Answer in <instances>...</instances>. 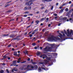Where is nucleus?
Returning a JSON list of instances; mask_svg holds the SVG:
<instances>
[{
  "label": "nucleus",
  "mask_w": 73,
  "mask_h": 73,
  "mask_svg": "<svg viewBox=\"0 0 73 73\" xmlns=\"http://www.w3.org/2000/svg\"><path fill=\"white\" fill-rule=\"evenodd\" d=\"M31 68V69H33L34 68V66H32V64H29L27 65V68H25L24 69V70H27V71H29V70H32L31 69L29 68Z\"/></svg>",
  "instance_id": "nucleus-3"
},
{
  "label": "nucleus",
  "mask_w": 73,
  "mask_h": 73,
  "mask_svg": "<svg viewBox=\"0 0 73 73\" xmlns=\"http://www.w3.org/2000/svg\"><path fill=\"white\" fill-rule=\"evenodd\" d=\"M46 19V18H43L40 20V21H43L44 20H45Z\"/></svg>",
  "instance_id": "nucleus-12"
},
{
  "label": "nucleus",
  "mask_w": 73,
  "mask_h": 73,
  "mask_svg": "<svg viewBox=\"0 0 73 73\" xmlns=\"http://www.w3.org/2000/svg\"><path fill=\"white\" fill-rule=\"evenodd\" d=\"M58 5V3H56V6H57V5Z\"/></svg>",
  "instance_id": "nucleus-53"
},
{
  "label": "nucleus",
  "mask_w": 73,
  "mask_h": 73,
  "mask_svg": "<svg viewBox=\"0 0 73 73\" xmlns=\"http://www.w3.org/2000/svg\"><path fill=\"white\" fill-rule=\"evenodd\" d=\"M17 52H14V56H17Z\"/></svg>",
  "instance_id": "nucleus-14"
},
{
  "label": "nucleus",
  "mask_w": 73,
  "mask_h": 73,
  "mask_svg": "<svg viewBox=\"0 0 73 73\" xmlns=\"http://www.w3.org/2000/svg\"><path fill=\"white\" fill-rule=\"evenodd\" d=\"M27 9H28V7H25V10H27Z\"/></svg>",
  "instance_id": "nucleus-35"
},
{
  "label": "nucleus",
  "mask_w": 73,
  "mask_h": 73,
  "mask_svg": "<svg viewBox=\"0 0 73 73\" xmlns=\"http://www.w3.org/2000/svg\"><path fill=\"white\" fill-rule=\"evenodd\" d=\"M8 34H4L3 35V37H6V36H8Z\"/></svg>",
  "instance_id": "nucleus-19"
},
{
  "label": "nucleus",
  "mask_w": 73,
  "mask_h": 73,
  "mask_svg": "<svg viewBox=\"0 0 73 73\" xmlns=\"http://www.w3.org/2000/svg\"><path fill=\"white\" fill-rule=\"evenodd\" d=\"M73 11V9L70 10L69 11V13H71Z\"/></svg>",
  "instance_id": "nucleus-24"
},
{
  "label": "nucleus",
  "mask_w": 73,
  "mask_h": 73,
  "mask_svg": "<svg viewBox=\"0 0 73 73\" xmlns=\"http://www.w3.org/2000/svg\"><path fill=\"white\" fill-rule=\"evenodd\" d=\"M26 61H24L23 62H21V63H25V62H26Z\"/></svg>",
  "instance_id": "nucleus-44"
},
{
  "label": "nucleus",
  "mask_w": 73,
  "mask_h": 73,
  "mask_svg": "<svg viewBox=\"0 0 73 73\" xmlns=\"http://www.w3.org/2000/svg\"><path fill=\"white\" fill-rule=\"evenodd\" d=\"M66 5V3H64L63 5H62V7L64 6V5Z\"/></svg>",
  "instance_id": "nucleus-41"
},
{
  "label": "nucleus",
  "mask_w": 73,
  "mask_h": 73,
  "mask_svg": "<svg viewBox=\"0 0 73 73\" xmlns=\"http://www.w3.org/2000/svg\"><path fill=\"white\" fill-rule=\"evenodd\" d=\"M64 33H65L66 35H67V32H66V31H65V30H64Z\"/></svg>",
  "instance_id": "nucleus-25"
},
{
  "label": "nucleus",
  "mask_w": 73,
  "mask_h": 73,
  "mask_svg": "<svg viewBox=\"0 0 73 73\" xmlns=\"http://www.w3.org/2000/svg\"><path fill=\"white\" fill-rule=\"evenodd\" d=\"M33 35H32V34H30L29 35V36L30 37H32Z\"/></svg>",
  "instance_id": "nucleus-40"
},
{
  "label": "nucleus",
  "mask_w": 73,
  "mask_h": 73,
  "mask_svg": "<svg viewBox=\"0 0 73 73\" xmlns=\"http://www.w3.org/2000/svg\"><path fill=\"white\" fill-rule=\"evenodd\" d=\"M24 17H26L27 16V15H24Z\"/></svg>",
  "instance_id": "nucleus-59"
},
{
  "label": "nucleus",
  "mask_w": 73,
  "mask_h": 73,
  "mask_svg": "<svg viewBox=\"0 0 73 73\" xmlns=\"http://www.w3.org/2000/svg\"><path fill=\"white\" fill-rule=\"evenodd\" d=\"M53 15L55 16H57V14L56 13H54Z\"/></svg>",
  "instance_id": "nucleus-38"
},
{
  "label": "nucleus",
  "mask_w": 73,
  "mask_h": 73,
  "mask_svg": "<svg viewBox=\"0 0 73 73\" xmlns=\"http://www.w3.org/2000/svg\"><path fill=\"white\" fill-rule=\"evenodd\" d=\"M28 9H31V7H28Z\"/></svg>",
  "instance_id": "nucleus-45"
},
{
  "label": "nucleus",
  "mask_w": 73,
  "mask_h": 73,
  "mask_svg": "<svg viewBox=\"0 0 73 73\" xmlns=\"http://www.w3.org/2000/svg\"><path fill=\"white\" fill-rule=\"evenodd\" d=\"M53 6H52L51 9V10H53Z\"/></svg>",
  "instance_id": "nucleus-39"
},
{
  "label": "nucleus",
  "mask_w": 73,
  "mask_h": 73,
  "mask_svg": "<svg viewBox=\"0 0 73 73\" xmlns=\"http://www.w3.org/2000/svg\"><path fill=\"white\" fill-rule=\"evenodd\" d=\"M14 66H16L17 67V66H19V65H18V64H15L14 65Z\"/></svg>",
  "instance_id": "nucleus-51"
},
{
  "label": "nucleus",
  "mask_w": 73,
  "mask_h": 73,
  "mask_svg": "<svg viewBox=\"0 0 73 73\" xmlns=\"http://www.w3.org/2000/svg\"><path fill=\"white\" fill-rule=\"evenodd\" d=\"M19 36H17L15 38L12 39V40H19Z\"/></svg>",
  "instance_id": "nucleus-8"
},
{
  "label": "nucleus",
  "mask_w": 73,
  "mask_h": 73,
  "mask_svg": "<svg viewBox=\"0 0 73 73\" xmlns=\"http://www.w3.org/2000/svg\"><path fill=\"white\" fill-rule=\"evenodd\" d=\"M42 70H44L46 71V70H48V68H45L43 67H41V68L39 67L38 68V71L39 72H41L42 71Z\"/></svg>",
  "instance_id": "nucleus-4"
},
{
  "label": "nucleus",
  "mask_w": 73,
  "mask_h": 73,
  "mask_svg": "<svg viewBox=\"0 0 73 73\" xmlns=\"http://www.w3.org/2000/svg\"><path fill=\"white\" fill-rule=\"evenodd\" d=\"M68 8H66V9L65 11L66 12H68Z\"/></svg>",
  "instance_id": "nucleus-33"
},
{
  "label": "nucleus",
  "mask_w": 73,
  "mask_h": 73,
  "mask_svg": "<svg viewBox=\"0 0 73 73\" xmlns=\"http://www.w3.org/2000/svg\"><path fill=\"white\" fill-rule=\"evenodd\" d=\"M32 45H33V46H35V45H36V43H33L32 44Z\"/></svg>",
  "instance_id": "nucleus-28"
},
{
  "label": "nucleus",
  "mask_w": 73,
  "mask_h": 73,
  "mask_svg": "<svg viewBox=\"0 0 73 73\" xmlns=\"http://www.w3.org/2000/svg\"><path fill=\"white\" fill-rule=\"evenodd\" d=\"M39 63L40 64H41L42 65H44V64H45V63H44V62H40Z\"/></svg>",
  "instance_id": "nucleus-23"
},
{
  "label": "nucleus",
  "mask_w": 73,
  "mask_h": 73,
  "mask_svg": "<svg viewBox=\"0 0 73 73\" xmlns=\"http://www.w3.org/2000/svg\"><path fill=\"white\" fill-rule=\"evenodd\" d=\"M15 65L14 64V63H13V64H11V65H10V66H15Z\"/></svg>",
  "instance_id": "nucleus-36"
},
{
  "label": "nucleus",
  "mask_w": 73,
  "mask_h": 73,
  "mask_svg": "<svg viewBox=\"0 0 73 73\" xmlns=\"http://www.w3.org/2000/svg\"><path fill=\"white\" fill-rule=\"evenodd\" d=\"M64 9H61L59 12V13H62V12H63V11H64Z\"/></svg>",
  "instance_id": "nucleus-13"
},
{
  "label": "nucleus",
  "mask_w": 73,
  "mask_h": 73,
  "mask_svg": "<svg viewBox=\"0 0 73 73\" xmlns=\"http://www.w3.org/2000/svg\"><path fill=\"white\" fill-rule=\"evenodd\" d=\"M6 72H7V73H9V72L8 71V70L7 69L6 70Z\"/></svg>",
  "instance_id": "nucleus-37"
},
{
  "label": "nucleus",
  "mask_w": 73,
  "mask_h": 73,
  "mask_svg": "<svg viewBox=\"0 0 73 73\" xmlns=\"http://www.w3.org/2000/svg\"><path fill=\"white\" fill-rule=\"evenodd\" d=\"M34 68H35V69H37L38 68V66L36 65H35L34 66Z\"/></svg>",
  "instance_id": "nucleus-16"
},
{
  "label": "nucleus",
  "mask_w": 73,
  "mask_h": 73,
  "mask_svg": "<svg viewBox=\"0 0 73 73\" xmlns=\"http://www.w3.org/2000/svg\"><path fill=\"white\" fill-rule=\"evenodd\" d=\"M35 31H33V33H32V35H34V34L35 33Z\"/></svg>",
  "instance_id": "nucleus-47"
},
{
  "label": "nucleus",
  "mask_w": 73,
  "mask_h": 73,
  "mask_svg": "<svg viewBox=\"0 0 73 73\" xmlns=\"http://www.w3.org/2000/svg\"><path fill=\"white\" fill-rule=\"evenodd\" d=\"M51 25L50 24H49L48 25V27H50V26Z\"/></svg>",
  "instance_id": "nucleus-63"
},
{
  "label": "nucleus",
  "mask_w": 73,
  "mask_h": 73,
  "mask_svg": "<svg viewBox=\"0 0 73 73\" xmlns=\"http://www.w3.org/2000/svg\"><path fill=\"white\" fill-rule=\"evenodd\" d=\"M45 13H47L48 12V10H46L45 12Z\"/></svg>",
  "instance_id": "nucleus-52"
},
{
  "label": "nucleus",
  "mask_w": 73,
  "mask_h": 73,
  "mask_svg": "<svg viewBox=\"0 0 73 73\" xmlns=\"http://www.w3.org/2000/svg\"><path fill=\"white\" fill-rule=\"evenodd\" d=\"M48 52L50 51L52 49V47H49L47 48Z\"/></svg>",
  "instance_id": "nucleus-9"
},
{
  "label": "nucleus",
  "mask_w": 73,
  "mask_h": 73,
  "mask_svg": "<svg viewBox=\"0 0 73 73\" xmlns=\"http://www.w3.org/2000/svg\"><path fill=\"white\" fill-rule=\"evenodd\" d=\"M23 53L25 54H28V51H27L24 52Z\"/></svg>",
  "instance_id": "nucleus-18"
},
{
  "label": "nucleus",
  "mask_w": 73,
  "mask_h": 73,
  "mask_svg": "<svg viewBox=\"0 0 73 73\" xmlns=\"http://www.w3.org/2000/svg\"><path fill=\"white\" fill-rule=\"evenodd\" d=\"M44 7H41L40 8V9H44Z\"/></svg>",
  "instance_id": "nucleus-42"
},
{
  "label": "nucleus",
  "mask_w": 73,
  "mask_h": 73,
  "mask_svg": "<svg viewBox=\"0 0 73 73\" xmlns=\"http://www.w3.org/2000/svg\"><path fill=\"white\" fill-rule=\"evenodd\" d=\"M61 33L63 34V35L62 34L59 33V36H58V37H59L62 40H65L66 39H65L66 38V36L64 34V33L63 31H62L61 32Z\"/></svg>",
  "instance_id": "nucleus-2"
},
{
  "label": "nucleus",
  "mask_w": 73,
  "mask_h": 73,
  "mask_svg": "<svg viewBox=\"0 0 73 73\" xmlns=\"http://www.w3.org/2000/svg\"><path fill=\"white\" fill-rule=\"evenodd\" d=\"M21 70H23V69H24V68L23 67H21Z\"/></svg>",
  "instance_id": "nucleus-49"
},
{
  "label": "nucleus",
  "mask_w": 73,
  "mask_h": 73,
  "mask_svg": "<svg viewBox=\"0 0 73 73\" xmlns=\"http://www.w3.org/2000/svg\"><path fill=\"white\" fill-rule=\"evenodd\" d=\"M61 23H59L58 24V26H60V25H61Z\"/></svg>",
  "instance_id": "nucleus-62"
},
{
  "label": "nucleus",
  "mask_w": 73,
  "mask_h": 73,
  "mask_svg": "<svg viewBox=\"0 0 73 73\" xmlns=\"http://www.w3.org/2000/svg\"><path fill=\"white\" fill-rule=\"evenodd\" d=\"M46 20L47 21H45L46 22V23H47V22H48V20H49V18H47V19H46Z\"/></svg>",
  "instance_id": "nucleus-29"
},
{
  "label": "nucleus",
  "mask_w": 73,
  "mask_h": 73,
  "mask_svg": "<svg viewBox=\"0 0 73 73\" xmlns=\"http://www.w3.org/2000/svg\"><path fill=\"white\" fill-rule=\"evenodd\" d=\"M37 47H35L34 49H37Z\"/></svg>",
  "instance_id": "nucleus-61"
},
{
  "label": "nucleus",
  "mask_w": 73,
  "mask_h": 73,
  "mask_svg": "<svg viewBox=\"0 0 73 73\" xmlns=\"http://www.w3.org/2000/svg\"><path fill=\"white\" fill-rule=\"evenodd\" d=\"M17 60H14L13 61V63L15 64H17Z\"/></svg>",
  "instance_id": "nucleus-17"
},
{
  "label": "nucleus",
  "mask_w": 73,
  "mask_h": 73,
  "mask_svg": "<svg viewBox=\"0 0 73 73\" xmlns=\"http://www.w3.org/2000/svg\"><path fill=\"white\" fill-rule=\"evenodd\" d=\"M57 38L53 36H51V37H49L48 38L47 40L48 41H56Z\"/></svg>",
  "instance_id": "nucleus-1"
},
{
  "label": "nucleus",
  "mask_w": 73,
  "mask_h": 73,
  "mask_svg": "<svg viewBox=\"0 0 73 73\" xmlns=\"http://www.w3.org/2000/svg\"><path fill=\"white\" fill-rule=\"evenodd\" d=\"M60 46V45H57V44H55V47H56V48H57V47H58Z\"/></svg>",
  "instance_id": "nucleus-26"
},
{
  "label": "nucleus",
  "mask_w": 73,
  "mask_h": 73,
  "mask_svg": "<svg viewBox=\"0 0 73 73\" xmlns=\"http://www.w3.org/2000/svg\"><path fill=\"white\" fill-rule=\"evenodd\" d=\"M17 63H20V61L19 60L17 61Z\"/></svg>",
  "instance_id": "nucleus-50"
},
{
  "label": "nucleus",
  "mask_w": 73,
  "mask_h": 73,
  "mask_svg": "<svg viewBox=\"0 0 73 73\" xmlns=\"http://www.w3.org/2000/svg\"><path fill=\"white\" fill-rule=\"evenodd\" d=\"M32 64H33V65H35V64H36V62H32Z\"/></svg>",
  "instance_id": "nucleus-27"
},
{
  "label": "nucleus",
  "mask_w": 73,
  "mask_h": 73,
  "mask_svg": "<svg viewBox=\"0 0 73 73\" xmlns=\"http://www.w3.org/2000/svg\"><path fill=\"white\" fill-rule=\"evenodd\" d=\"M12 12V11L11 10H9L7 11V13H9V12Z\"/></svg>",
  "instance_id": "nucleus-43"
},
{
  "label": "nucleus",
  "mask_w": 73,
  "mask_h": 73,
  "mask_svg": "<svg viewBox=\"0 0 73 73\" xmlns=\"http://www.w3.org/2000/svg\"><path fill=\"white\" fill-rule=\"evenodd\" d=\"M53 54L54 56H57V53H54Z\"/></svg>",
  "instance_id": "nucleus-21"
},
{
  "label": "nucleus",
  "mask_w": 73,
  "mask_h": 73,
  "mask_svg": "<svg viewBox=\"0 0 73 73\" xmlns=\"http://www.w3.org/2000/svg\"><path fill=\"white\" fill-rule=\"evenodd\" d=\"M29 13V12L28 11H26V12L25 13Z\"/></svg>",
  "instance_id": "nucleus-55"
},
{
  "label": "nucleus",
  "mask_w": 73,
  "mask_h": 73,
  "mask_svg": "<svg viewBox=\"0 0 73 73\" xmlns=\"http://www.w3.org/2000/svg\"><path fill=\"white\" fill-rule=\"evenodd\" d=\"M10 37L12 38H14L15 37V35L14 34H12L10 36Z\"/></svg>",
  "instance_id": "nucleus-10"
},
{
  "label": "nucleus",
  "mask_w": 73,
  "mask_h": 73,
  "mask_svg": "<svg viewBox=\"0 0 73 73\" xmlns=\"http://www.w3.org/2000/svg\"><path fill=\"white\" fill-rule=\"evenodd\" d=\"M20 60H21V58H19L18 59V61H20Z\"/></svg>",
  "instance_id": "nucleus-64"
},
{
  "label": "nucleus",
  "mask_w": 73,
  "mask_h": 73,
  "mask_svg": "<svg viewBox=\"0 0 73 73\" xmlns=\"http://www.w3.org/2000/svg\"><path fill=\"white\" fill-rule=\"evenodd\" d=\"M14 71H15V72L16 71H17V69L16 68H14Z\"/></svg>",
  "instance_id": "nucleus-31"
},
{
  "label": "nucleus",
  "mask_w": 73,
  "mask_h": 73,
  "mask_svg": "<svg viewBox=\"0 0 73 73\" xmlns=\"http://www.w3.org/2000/svg\"><path fill=\"white\" fill-rule=\"evenodd\" d=\"M4 71L3 70H1L0 71V73H3Z\"/></svg>",
  "instance_id": "nucleus-30"
},
{
  "label": "nucleus",
  "mask_w": 73,
  "mask_h": 73,
  "mask_svg": "<svg viewBox=\"0 0 73 73\" xmlns=\"http://www.w3.org/2000/svg\"><path fill=\"white\" fill-rule=\"evenodd\" d=\"M60 20H66V19H67V18L66 17H64L63 18H62V17H60L59 18Z\"/></svg>",
  "instance_id": "nucleus-7"
},
{
  "label": "nucleus",
  "mask_w": 73,
  "mask_h": 73,
  "mask_svg": "<svg viewBox=\"0 0 73 73\" xmlns=\"http://www.w3.org/2000/svg\"><path fill=\"white\" fill-rule=\"evenodd\" d=\"M36 23H37V24H38V23H39V21H36Z\"/></svg>",
  "instance_id": "nucleus-32"
},
{
  "label": "nucleus",
  "mask_w": 73,
  "mask_h": 73,
  "mask_svg": "<svg viewBox=\"0 0 73 73\" xmlns=\"http://www.w3.org/2000/svg\"><path fill=\"white\" fill-rule=\"evenodd\" d=\"M3 57L4 58H5V59L6 58H7V56H6V55H5Z\"/></svg>",
  "instance_id": "nucleus-34"
},
{
  "label": "nucleus",
  "mask_w": 73,
  "mask_h": 73,
  "mask_svg": "<svg viewBox=\"0 0 73 73\" xmlns=\"http://www.w3.org/2000/svg\"><path fill=\"white\" fill-rule=\"evenodd\" d=\"M71 3H72V1H70L69 2V4H71Z\"/></svg>",
  "instance_id": "nucleus-60"
},
{
  "label": "nucleus",
  "mask_w": 73,
  "mask_h": 73,
  "mask_svg": "<svg viewBox=\"0 0 73 73\" xmlns=\"http://www.w3.org/2000/svg\"><path fill=\"white\" fill-rule=\"evenodd\" d=\"M42 57L43 59H45V58H46V59H47V60H49V59H48L49 58L47 56H46V54H43V55H41L40 56V57L42 58Z\"/></svg>",
  "instance_id": "nucleus-5"
},
{
  "label": "nucleus",
  "mask_w": 73,
  "mask_h": 73,
  "mask_svg": "<svg viewBox=\"0 0 73 73\" xmlns=\"http://www.w3.org/2000/svg\"><path fill=\"white\" fill-rule=\"evenodd\" d=\"M11 44H10L8 46V47H9V48H10V47H11Z\"/></svg>",
  "instance_id": "nucleus-46"
},
{
  "label": "nucleus",
  "mask_w": 73,
  "mask_h": 73,
  "mask_svg": "<svg viewBox=\"0 0 73 73\" xmlns=\"http://www.w3.org/2000/svg\"><path fill=\"white\" fill-rule=\"evenodd\" d=\"M63 6H61L59 7V9H62Z\"/></svg>",
  "instance_id": "nucleus-54"
},
{
  "label": "nucleus",
  "mask_w": 73,
  "mask_h": 73,
  "mask_svg": "<svg viewBox=\"0 0 73 73\" xmlns=\"http://www.w3.org/2000/svg\"><path fill=\"white\" fill-rule=\"evenodd\" d=\"M12 72H14V69H13L12 70Z\"/></svg>",
  "instance_id": "nucleus-56"
},
{
  "label": "nucleus",
  "mask_w": 73,
  "mask_h": 73,
  "mask_svg": "<svg viewBox=\"0 0 73 73\" xmlns=\"http://www.w3.org/2000/svg\"><path fill=\"white\" fill-rule=\"evenodd\" d=\"M33 1V0H30L29 1V2H28L27 3H26L25 4L27 5H29V6H30V5H29V4L30 3V2H32Z\"/></svg>",
  "instance_id": "nucleus-6"
},
{
  "label": "nucleus",
  "mask_w": 73,
  "mask_h": 73,
  "mask_svg": "<svg viewBox=\"0 0 73 73\" xmlns=\"http://www.w3.org/2000/svg\"><path fill=\"white\" fill-rule=\"evenodd\" d=\"M43 50L45 51V52H48V48L46 47L45 48H44Z\"/></svg>",
  "instance_id": "nucleus-11"
},
{
  "label": "nucleus",
  "mask_w": 73,
  "mask_h": 73,
  "mask_svg": "<svg viewBox=\"0 0 73 73\" xmlns=\"http://www.w3.org/2000/svg\"><path fill=\"white\" fill-rule=\"evenodd\" d=\"M44 62L45 64H47L48 63V61L47 60H44Z\"/></svg>",
  "instance_id": "nucleus-15"
},
{
  "label": "nucleus",
  "mask_w": 73,
  "mask_h": 73,
  "mask_svg": "<svg viewBox=\"0 0 73 73\" xmlns=\"http://www.w3.org/2000/svg\"><path fill=\"white\" fill-rule=\"evenodd\" d=\"M52 1V0H44V1H46L48 2L49 1Z\"/></svg>",
  "instance_id": "nucleus-22"
},
{
  "label": "nucleus",
  "mask_w": 73,
  "mask_h": 73,
  "mask_svg": "<svg viewBox=\"0 0 73 73\" xmlns=\"http://www.w3.org/2000/svg\"><path fill=\"white\" fill-rule=\"evenodd\" d=\"M41 54V52H38L37 53H36V54L37 55H40V54Z\"/></svg>",
  "instance_id": "nucleus-20"
},
{
  "label": "nucleus",
  "mask_w": 73,
  "mask_h": 73,
  "mask_svg": "<svg viewBox=\"0 0 73 73\" xmlns=\"http://www.w3.org/2000/svg\"><path fill=\"white\" fill-rule=\"evenodd\" d=\"M7 59H8V60H11V58H10V57H8L7 58Z\"/></svg>",
  "instance_id": "nucleus-58"
},
{
  "label": "nucleus",
  "mask_w": 73,
  "mask_h": 73,
  "mask_svg": "<svg viewBox=\"0 0 73 73\" xmlns=\"http://www.w3.org/2000/svg\"><path fill=\"white\" fill-rule=\"evenodd\" d=\"M40 50H42V47H40Z\"/></svg>",
  "instance_id": "nucleus-57"
},
{
  "label": "nucleus",
  "mask_w": 73,
  "mask_h": 73,
  "mask_svg": "<svg viewBox=\"0 0 73 73\" xmlns=\"http://www.w3.org/2000/svg\"><path fill=\"white\" fill-rule=\"evenodd\" d=\"M57 39L58 40H60V38H59L58 37L57 38Z\"/></svg>",
  "instance_id": "nucleus-48"
}]
</instances>
